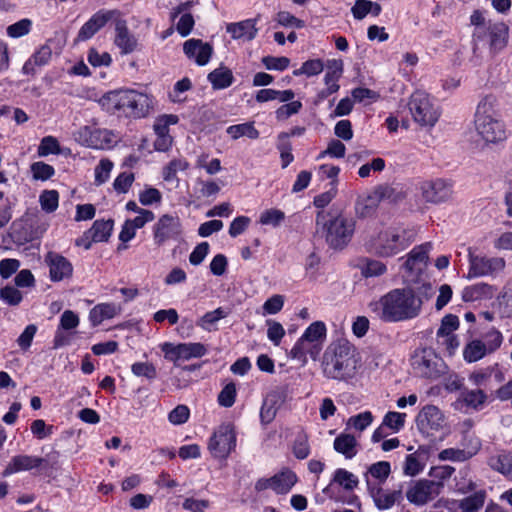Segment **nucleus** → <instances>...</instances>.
Wrapping results in <instances>:
<instances>
[{
  "label": "nucleus",
  "instance_id": "25",
  "mask_svg": "<svg viewBox=\"0 0 512 512\" xmlns=\"http://www.w3.org/2000/svg\"><path fill=\"white\" fill-rule=\"evenodd\" d=\"M480 448V440L471 438V447L468 449L446 448L438 454V458L441 461L465 462L476 455Z\"/></svg>",
  "mask_w": 512,
  "mask_h": 512
},
{
  "label": "nucleus",
  "instance_id": "31",
  "mask_svg": "<svg viewBox=\"0 0 512 512\" xmlns=\"http://www.w3.org/2000/svg\"><path fill=\"white\" fill-rule=\"evenodd\" d=\"M486 498V490L480 489L461 500L454 501L453 504L456 505L461 512H478L484 506Z\"/></svg>",
  "mask_w": 512,
  "mask_h": 512
},
{
  "label": "nucleus",
  "instance_id": "15",
  "mask_svg": "<svg viewBox=\"0 0 512 512\" xmlns=\"http://www.w3.org/2000/svg\"><path fill=\"white\" fill-rule=\"evenodd\" d=\"M410 484L406 491V497L410 503L415 505H424L433 500L440 494V489L443 487L441 482L427 479H420L416 482L411 481Z\"/></svg>",
  "mask_w": 512,
  "mask_h": 512
},
{
  "label": "nucleus",
  "instance_id": "4",
  "mask_svg": "<svg viewBox=\"0 0 512 512\" xmlns=\"http://www.w3.org/2000/svg\"><path fill=\"white\" fill-rule=\"evenodd\" d=\"M498 99L489 94L477 105L474 124L478 135L486 143H499L507 138V130L498 108Z\"/></svg>",
  "mask_w": 512,
  "mask_h": 512
},
{
  "label": "nucleus",
  "instance_id": "53",
  "mask_svg": "<svg viewBox=\"0 0 512 512\" xmlns=\"http://www.w3.org/2000/svg\"><path fill=\"white\" fill-rule=\"evenodd\" d=\"M228 316V312L222 307H218L213 311L205 313L197 322V325L204 330H210L209 326L215 324L220 319Z\"/></svg>",
  "mask_w": 512,
  "mask_h": 512
},
{
  "label": "nucleus",
  "instance_id": "28",
  "mask_svg": "<svg viewBox=\"0 0 512 512\" xmlns=\"http://www.w3.org/2000/svg\"><path fill=\"white\" fill-rule=\"evenodd\" d=\"M256 19H247L227 25V32L233 39L251 41L257 35Z\"/></svg>",
  "mask_w": 512,
  "mask_h": 512
},
{
  "label": "nucleus",
  "instance_id": "45",
  "mask_svg": "<svg viewBox=\"0 0 512 512\" xmlns=\"http://www.w3.org/2000/svg\"><path fill=\"white\" fill-rule=\"evenodd\" d=\"M285 220V213L277 208H270L264 210L260 214L259 223L262 225L279 227Z\"/></svg>",
  "mask_w": 512,
  "mask_h": 512
},
{
  "label": "nucleus",
  "instance_id": "35",
  "mask_svg": "<svg viewBox=\"0 0 512 512\" xmlns=\"http://www.w3.org/2000/svg\"><path fill=\"white\" fill-rule=\"evenodd\" d=\"M117 314V308L113 303H101L94 306L89 312V320L92 326L100 325L105 319H111Z\"/></svg>",
  "mask_w": 512,
  "mask_h": 512
},
{
  "label": "nucleus",
  "instance_id": "33",
  "mask_svg": "<svg viewBox=\"0 0 512 512\" xmlns=\"http://www.w3.org/2000/svg\"><path fill=\"white\" fill-rule=\"evenodd\" d=\"M273 491L276 494H287L297 482L296 474L291 470H283L271 477Z\"/></svg>",
  "mask_w": 512,
  "mask_h": 512
},
{
  "label": "nucleus",
  "instance_id": "19",
  "mask_svg": "<svg viewBox=\"0 0 512 512\" xmlns=\"http://www.w3.org/2000/svg\"><path fill=\"white\" fill-rule=\"evenodd\" d=\"M45 263L49 267V277L52 282L68 279L73 274L72 263L59 253L48 252L45 256Z\"/></svg>",
  "mask_w": 512,
  "mask_h": 512
},
{
  "label": "nucleus",
  "instance_id": "36",
  "mask_svg": "<svg viewBox=\"0 0 512 512\" xmlns=\"http://www.w3.org/2000/svg\"><path fill=\"white\" fill-rule=\"evenodd\" d=\"M113 225L114 221L112 219L94 221L92 227L88 229L89 233L92 235V240H94L95 243L107 242L111 236Z\"/></svg>",
  "mask_w": 512,
  "mask_h": 512
},
{
  "label": "nucleus",
  "instance_id": "41",
  "mask_svg": "<svg viewBox=\"0 0 512 512\" xmlns=\"http://www.w3.org/2000/svg\"><path fill=\"white\" fill-rule=\"evenodd\" d=\"M379 204V201L371 192L367 196L359 198L356 201L355 210L359 217L366 218L376 211Z\"/></svg>",
  "mask_w": 512,
  "mask_h": 512
},
{
  "label": "nucleus",
  "instance_id": "61",
  "mask_svg": "<svg viewBox=\"0 0 512 512\" xmlns=\"http://www.w3.org/2000/svg\"><path fill=\"white\" fill-rule=\"evenodd\" d=\"M405 413L389 411L383 419V425L389 427L394 432H399L405 425Z\"/></svg>",
  "mask_w": 512,
  "mask_h": 512
},
{
  "label": "nucleus",
  "instance_id": "23",
  "mask_svg": "<svg viewBox=\"0 0 512 512\" xmlns=\"http://www.w3.org/2000/svg\"><path fill=\"white\" fill-rule=\"evenodd\" d=\"M46 463V460L42 457L20 454L13 456L3 470L2 475L4 477L18 473L21 471H30L32 469H38Z\"/></svg>",
  "mask_w": 512,
  "mask_h": 512
},
{
  "label": "nucleus",
  "instance_id": "64",
  "mask_svg": "<svg viewBox=\"0 0 512 512\" xmlns=\"http://www.w3.org/2000/svg\"><path fill=\"white\" fill-rule=\"evenodd\" d=\"M503 336L500 331L491 329L484 335V345L486 350L490 353L495 352L502 344Z\"/></svg>",
  "mask_w": 512,
  "mask_h": 512
},
{
  "label": "nucleus",
  "instance_id": "7",
  "mask_svg": "<svg viewBox=\"0 0 512 512\" xmlns=\"http://www.w3.org/2000/svg\"><path fill=\"white\" fill-rule=\"evenodd\" d=\"M414 373L422 378L436 380L448 372L445 361L430 347L418 348L411 356Z\"/></svg>",
  "mask_w": 512,
  "mask_h": 512
},
{
  "label": "nucleus",
  "instance_id": "16",
  "mask_svg": "<svg viewBox=\"0 0 512 512\" xmlns=\"http://www.w3.org/2000/svg\"><path fill=\"white\" fill-rule=\"evenodd\" d=\"M420 190L423 199L427 203L440 204L448 201L452 197L453 184L451 181L437 178L422 182Z\"/></svg>",
  "mask_w": 512,
  "mask_h": 512
},
{
  "label": "nucleus",
  "instance_id": "6",
  "mask_svg": "<svg viewBox=\"0 0 512 512\" xmlns=\"http://www.w3.org/2000/svg\"><path fill=\"white\" fill-rule=\"evenodd\" d=\"M326 337L327 328L323 321L311 323L292 347L290 357L303 363L307 362L308 355L311 359L316 360L320 355Z\"/></svg>",
  "mask_w": 512,
  "mask_h": 512
},
{
  "label": "nucleus",
  "instance_id": "12",
  "mask_svg": "<svg viewBox=\"0 0 512 512\" xmlns=\"http://www.w3.org/2000/svg\"><path fill=\"white\" fill-rule=\"evenodd\" d=\"M236 448V432L230 423L221 424L211 435L208 449L216 459L225 460Z\"/></svg>",
  "mask_w": 512,
  "mask_h": 512
},
{
  "label": "nucleus",
  "instance_id": "22",
  "mask_svg": "<svg viewBox=\"0 0 512 512\" xmlns=\"http://www.w3.org/2000/svg\"><path fill=\"white\" fill-rule=\"evenodd\" d=\"M503 380L504 374L498 364L475 370L469 376V381L472 384L484 388H492L494 384H499Z\"/></svg>",
  "mask_w": 512,
  "mask_h": 512
},
{
  "label": "nucleus",
  "instance_id": "27",
  "mask_svg": "<svg viewBox=\"0 0 512 512\" xmlns=\"http://www.w3.org/2000/svg\"><path fill=\"white\" fill-rule=\"evenodd\" d=\"M496 287L485 282H479L470 286H466L462 291V299L464 302H474L479 300H488L493 298Z\"/></svg>",
  "mask_w": 512,
  "mask_h": 512
},
{
  "label": "nucleus",
  "instance_id": "2",
  "mask_svg": "<svg viewBox=\"0 0 512 512\" xmlns=\"http://www.w3.org/2000/svg\"><path fill=\"white\" fill-rule=\"evenodd\" d=\"M98 103L110 114L120 112L134 119L147 117L153 109L152 96L134 89L110 90L100 97Z\"/></svg>",
  "mask_w": 512,
  "mask_h": 512
},
{
  "label": "nucleus",
  "instance_id": "59",
  "mask_svg": "<svg viewBox=\"0 0 512 512\" xmlns=\"http://www.w3.org/2000/svg\"><path fill=\"white\" fill-rule=\"evenodd\" d=\"M236 385L233 382L226 384L218 395V403L220 406L230 408L236 400Z\"/></svg>",
  "mask_w": 512,
  "mask_h": 512
},
{
  "label": "nucleus",
  "instance_id": "13",
  "mask_svg": "<svg viewBox=\"0 0 512 512\" xmlns=\"http://www.w3.org/2000/svg\"><path fill=\"white\" fill-rule=\"evenodd\" d=\"M152 235L157 247H162L169 241H181L183 227L180 218L170 214L160 216L152 227Z\"/></svg>",
  "mask_w": 512,
  "mask_h": 512
},
{
  "label": "nucleus",
  "instance_id": "14",
  "mask_svg": "<svg viewBox=\"0 0 512 512\" xmlns=\"http://www.w3.org/2000/svg\"><path fill=\"white\" fill-rule=\"evenodd\" d=\"M166 360L177 365L179 360H190L192 358H201L208 352L206 346L200 342H189L174 344L165 342L161 346Z\"/></svg>",
  "mask_w": 512,
  "mask_h": 512
},
{
  "label": "nucleus",
  "instance_id": "37",
  "mask_svg": "<svg viewBox=\"0 0 512 512\" xmlns=\"http://www.w3.org/2000/svg\"><path fill=\"white\" fill-rule=\"evenodd\" d=\"M108 134L107 130L93 129L89 126H84L77 132V140L87 146L98 148L97 140L103 135L104 137Z\"/></svg>",
  "mask_w": 512,
  "mask_h": 512
},
{
  "label": "nucleus",
  "instance_id": "48",
  "mask_svg": "<svg viewBox=\"0 0 512 512\" xmlns=\"http://www.w3.org/2000/svg\"><path fill=\"white\" fill-rule=\"evenodd\" d=\"M131 372L136 377H143L148 381L157 378V369L151 362H135L131 365Z\"/></svg>",
  "mask_w": 512,
  "mask_h": 512
},
{
  "label": "nucleus",
  "instance_id": "51",
  "mask_svg": "<svg viewBox=\"0 0 512 512\" xmlns=\"http://www.w3.org/2000/svg\"><path fill=\"white\" fill-rule=\"evenodd\" d=\"M0 299L9 306H17L23 300L22 293L12 285H6L0 289Z\"/></svg>",
  "mask_w": 512,
  "mask_h": 512
},
{
  "label": "nucleus",
  "instance_id": "26",
  "mask_svg": "<svg viewBox=\"0 0 512 512\" xmlns=\"http://www.w3.org/2000/svg\"><path fill=\"white\" fill-rule=\"evenodd\" d=\"M52 57V49L48 44L39 47L31 57L24 63L22 73L25 75H35L36 67L47 65Z\"/></svg>",
  "mask_w": 512,
  "mask_h": 512
},
{
  "label": "nucleus",
  "instance_id": "47",
  "mask_svg": "<svg viewBox=\"0 0 512 512\" xmlns=\"http://www.w3.org/2000/svg\"><path fill=\"white\" fill-rule=\"evenodd\" d=\"M324 63L321 59H310L302 63L299 69L293 71L294 76L306 75L312 77L320 74L324 69Z\"/></svg>",
  "mask_w": 512,
  "mask_h": 512
},
{
  "label": "nucleus",
  "instance_id": "42",
  "mask_svg": "<svg viewBox=\"0 0 512 512\" xmlns=\"http://www.w3.org/2000/svg\"><path fill=\"white\" fill-rule=\"evenodd\" d=\"M333 482L343 487L346 491H352L358 486L359 479L352 472L344 468H338L334 472Z\"/></svg>",
  "mask_w": 512,
  "mask_h": 512
},
{
  "label": "nucleus",
  "instance_id": "11",
  "mask_svg": "<svg viewBox=\"0 0 512 512\" xmlns=\"http://www.w3.org/2000/svg\"><path fill=\"white\" fill-rule=\"evenodd\" d=\"M408 108L414 121L421 126L433 127L440 116L428 94L422 91H416L410 96Z\"/></svg>",
  "mask_w": 512,
  "mask_h": 512
},
{
  "label": "nucleus",
  "instance_id": "32",
  "mask_svg": "<svg viewBox=\"0 0 512 512\" xmlns=\"http://www.w3.org/2000/svg\"><path fill=\"white\" fill-rule=\"evenodd\" d=\"M207 80L214 90H222L233 84L234 76L228 67L220 65L208 74Z\"/></svg>",
  "mask_w": 512,
  "mask_h": 512
},
{
  "label": "nucleus",
  "instance_id": "46",
  "mask_svg": "<svg viewBox=\"0 0 512 512\" xmlns=\"http://www.w3.org/2000/svg\"><path fill=\"white\" fill-rule=\"evenodd\" d=\"M188 167L189 164L186 160L173 159L163 168V179L167 182L178 180L177 173L186 170Z\"/></svg>",
  "mask_w": 512,
  "mask_h": 512
},
{
  "label": "nucleus",
  "instance_id": "44",
  "mask_svg": "<svg viewBox=\"0 0 512 512\" xmlns=\"http://www.w3.org/2000/svg\"><path fill=\"white\" fill-rule=\"evenodd\" d=\"M490 466L495 471L500 472L506 477L512 478V455L511 454H500L490 459Z\"/></svg>",
  "mask_w": 512,
  "mask_h": 512
},
{
  "label": "nucleus",
  "instance_id": "43",
  "mask_svg": "<svg viewBox=\"0 0 512 512\" xmlns=\"http://www.w3.org/2000/svg\"><path fill=\"white\" fill-rule=\"evenodd\" d=\"M12 241L17 245H24L32 241V231L22 222H13L9 233Z\"/></svg>",
  "mask_w": 512,
  "mask_h": 512
},
{
  "label": "nucleus",
  "instance_id": "10",
  "mask_svg": "<svg viewBox=\"0 0 512 512\" xmlns=\"http://www.w3.org/2000/svg\"><path fill=\"white\" fill-rule=\"evenodd\" d=\"M468 262L466 278L469 280L485 276L496 277L506 266L504 258L475 254L471 248L468 250Z\"/></svg>",
  "mask_w": 512,
  "mask_h": 512
},
{
  "label": "nucleus",
  "instance_id": "40",
  "mask_svg": "<svg viewBox=\"0 0 512 512\" xmlns=\"http://www.w3.org/2000/svg\"><path fill=\"white\" fill-rule=\"evenodd\" d=\"M359 268L361 270V274L365 278L381 276L387 270V267L383 262L371 258L361 259Z\"/></svg>",
  "mask_w": 512,
  "mask_h": 512
},
{
  "label": "nucleus",
  "instance_id": "54",
  "mask_svg": "<svg viewBox=\"0 0 512 512\" xmlns=\"http://www.w3.org/2000/svg\"><path fill=\"white\" fill-rule=\"evenodd\" d=\"M32 28V21L28 18H23L11 25L6 29V33L11 38H20L27 35Z\"/></svg>",
  "mask_w": 512,
  "mask_h": 512
},
{
  "label": "nucleus",
  "instance_id": "5",
  "mask_svg": "<svg viewBox=\"0 0 512 512\" xmlns=\"http://www.w3.org/2000/svg\"><path fill=\"white\" fill-rule=\"evenodd\" d=\"M316 225L321 227L326 243L334 250H341L351 241L355 231V221L341 214L319 211L316 214Z\"/></svg>",
  "mask_w": 512,
  "mask_h": 512
},
{
  "label": "nucleus",
  "instance_id": "17",
  "mask_svg": "<svg viewBox=\"0 0 512 512\" xmlns=\"http://www.w3.org/2000/svg\"><path fill=\"white\" fill-rule=\"evenodd\" d=\"M115 30L114 44L120 49L121 54L127 55L135 51L137 39L130 32L127 21L123 18L120 11L117 10V16L112 19Z\"/></svg>",
  "mask_w": 512,
  "mask_h": 512
},
{
  "label": "nucleus",
  "instance_id": "62",
  "mask_svg": "<svg viewBox=\"0 0 512 512\" xmlns=\"http://www.w3.org/2000/svg\"><path fill=\"white\" fill-rule=\"evenodd\" d=\"M368 472L373 478L379 480L380 483H383L391 472V465L387 461H379L372 464L369 467Z\"/></svg>",
  "mask_w": 512,
  "mask_h": 512
},
{
  "label": "nucleus",
  "instance_id": "55",
  "mask_svg": "<svg viewBox=\"0 0 512 512\" xmlns=\"http://www.w3.org/2000/svg\"><path fill=\"white\" fill-rule=\"evenodd\" d=\"M459 327V319L454 314H447L441 320V325L437 330V339H441V336H447L453 334Z\"/></svg>",
  "mask_w": 512,
  "mask_h": 512
},
{
  "label": "nucleus",
  "instance_id": "52",
  "mask_svg": "<svg viewBox=\"0 0 512 512\" xmlns=\"http://www.w3.org/2000/svg\"><path fill=\"white\" fill-rule=\"evenodd\" d=\"M425 466V462H422L413 452L406 456L403 472L405 475L413 477L420 474L424 470Z\"/></svg>",
  "mask_w": 512,
  "mask_h": 512
},
{
  "label": "nucleus",
  "instance_id": "60",
  "mask_svg": "<svg viewBox=\"0 0 512 512\" xmlns=\"http://www.w3.org/2000/svg\"><path fill=\"white\" fill-rule=\"evenodd\" d=\"M470 24L474 26L472 37L480 38L484 35V28L488 26V21L484 16V11L474 10L470 16Z\"/></svg>",
  "mask_w": 512,
  "mask_h": 512
},
{
  "label": "nucleus",
  "instance_id": "20",
  "mask_svg": "<svg viewBox=\"0 0 512 512\" xmlns=\"http://www.w3.org/2000/svg\"><path fill=\"white\" fill-rule=\"evenodd\" d=\"M115 15L117 16V10H100L93 14L80 28L77 41H86L92 38L109 21H112Z\"/></svg>",
  "mask_w": 512,
  "mask_h": 512
},
{
  "label": "nucleus",
  "instance_id": "1",
  "mask_svg": "<svg viewBox=\"0 0 512 512\" xmlns=\"http://www.w3.org/2000/svg\"><path fill=\"white\" fill-rule=\"evenodd\" d=\"M356 348L346 339L332 341L322 357L323 375L332 380L348 382L358 367Z\"/></svg>",
  "mask_w": 512,
  "mask_h": 512
},
{
  "label": "nucleus",
  "instance_id": "63",
  "mask_svg": "<svg viewBox=\"0 0 512 512\" xmlns=\"http://www.w3.org/2000/svg\"><path fill=\"white\" fill-rule=\"evenodd\" d=\"M262 64L267 70L284 71L289 67L290 59L285 56H265L262 58Z\"/></svg>",
  "mask_w": 512,
  "mask_h": 512
},
{
  "label": "nucleus",
  "instance_id": "58",
  "mask_svg": "<svg viewBox=\"0 0 512 512\" xmlns=\"http://www.w3.org/2000/svg\"><path fill=\"white\" fill-rule=\"evenodd\" d=\"M498 302L504 313L509 317L512 316V278L503 286L498 296Z\"/></svg>",
  "mask_w": 512,
  "mask_h": 512
},
{
  "label": "nucleus",
  "instance_id": "30",
  "mask_svg": "<svg viewBox=\"0 0 512 512\" xmlns=\"http://www.w3.org/2000/svg\"><path fill=\"white\" fill-rule=\"evenodd\" d=\"M431 243L427 242L418 246H415L406 257L403 263V268L408 272H413L416 269V265H426L428 260V253L431 250Z\"/></svg>",
  "mask_w": 512,
  "mask_h": 512
},
{
  "label": "nucleus",
  "instance_id": "49",
  "mask_svg": "<svg viewBox=\"0 0 512 512\" xmlns=\"http://www.w3.org/2000/svg\"><path fill=\"white\" fill-rule=\"evenodd\" d=\"M41 208L46 213H52L58 208L59 193L56 190H44L39 196Z\"/></svg>",
  "mask_w": 512,
  "mask_h": 512
},
{
  "label": "nucleus",
  "instance_id": "38",
  "mask_svg": "<svg viewBox=\"0 0 512 512\" xmlns=\"http://www.w3.org/2000/svg\"><path fill=\"white\" fill-rule=\"evenodd\" d=\"M226 133L234 140L243 136H246L249 139H257L260 135L253 122L231 125L227 127Z\"/></svg>",
  "mask_w": 512,
  "mask_h": 512
},
{
  "label": "nucleus",
  "instance_id": "8",
  "mask_svg": "<svg viewBox=\"0 0 512 512\" xmlns=\"http://www.w3.org/2000/svg\"><path fill=\"white\" fill-rule=\"evenodd\" d=\"M415 238L411 230L383 231L370 244V251L379 257H392L405 250Z\"/></svg>",
  "mask_w": 512,
  "mask_h": 512
},
{
  "label": "nucleus",
  "instance_id": "29",
  "mask_svg": "<svg viewBox=\"0 0 512 512\" xmlns=\"http://www.w3.org/2000/svg\"><path fill=\"white\" fill-rule=\"evenodd\" d=\"M487 401V394L482 389H463L456 401V405L467 407L474 410H480Z\"/></svg>",
  "mask_w": 512,
  "mask_h": 512
},
{
  "label": "nucleus",
  "instance_id": "34",
  "mask_svg": "<svg viewBox=\"0 0 512 512\" xmlns=\"http://www.w3.org/2000/svg\"><path fill=\"white\" fill-rule=\"evenodd\" d=\"M334 450L345 456L346 459H352L357 454V440L351 434L341 433L333 443Z\"/></svg>",
  "mask_w": 512,
  "mask_h": 512
},
{
  "label": "nucleus",
  "instance_id": "21",
  "mask_svg": "<svg viewBox=\"0 0 512 512\" xmlns=\"http://www.w3.org/2000/svg\"><path fill=\"white\" fill-rule=\"evenodd\" d=\"M443 421L444 415L437 406L426 405L416 417V426L421 433L428 434L430 430H439Z\"/></svg>",
  "mask_w": 512,
  "mask_h": 512
},
{
  "label": "nucleus",
  "instance_id": "24",
  "mask_svg": "<svg viewBox=\"0 0 512 512\" xmlns=\"http://www.w3.org/2000/svg\"><path fill=\"white\" fill-rule=\"evenodd\" d=\"M368 489L370 496L373 498L375 506L379 510H387L391 508L396 502L402 499L403 484H400L398 489H395L389 493H385L381 487H372L369 482Z\"/></svg>",
  "mask_w": 512,
  "mask_h": 512
},
{
  "label": "nucleus",
  "instance_id": "39",
  "mask_svg": "<svg viewBox=\"0 0 512 512\" xmlns=\"http://www.w3.org/2000/svg\"><path fill=\"white\" fill-rule=\"evenodd\" d=\"M487 354L489 352L486 350L483 341L478 339L467 343L463 350V358L468 363L477 362Z\"/></svg>",
  "mask_w": 512,
  "mask_h": 512
},
{
  "label": "nucleus",
  "instance_id": "18",
  "mask_svg": "<svg viewBox=\"0 0 512 512\" xmlns=\"http://www.w3.org/2000/svg\"><path fill=\"white\" fill-rule=\"evenodd\" d=\"M183 52L189 60H193L198 66H205L209 63L214 49L208 42L191 38L183 43Z\"/></svg>",
  "mask_w": 512,
  "mask_h": 512
},
{
  "label": "nucleus",
  "instance_id": "57",
  "mask_svg": "<svg viewBox=\"0 0 512 512\" xmlns=\"http://www.w3.org/2000/svg\"><path fill=\"white\" fill-rule=\"evenodd\" d=\"M287 392V387H276L267 394L264 401L269 404L270 407H275L279 410L287 400Z\"/></svg>",
  "mask_w": 512,
  "mask_h": 512
},
{
  "label": "nucleus",
  "instance_id": "56",
  "mask_svg": "<svg viewBox=\"0 0 512 512\" xmlns=\"http://www.w3.org/2000/svg\"><path fill=\"white\" fill-rule=\"evenodd\" d=\"M37 153L40 157H46L50 154H59L60 145L58 140L53 136H45L41 139Z\"/></svg>",
  "mask_w": 512,
  "mask_h": 512
},
{
  "label": "nucleus",
  "instance_id": "50",
  "mask_svg": "<svg viewBox=\"0 0 512 512\" xmlns=\"http://www.w3.org/2000/svg\"><path fill=\"white\" fill-rule=\"evenodd\" d=\"M31 173L35 180L46 181L55 174V169L52 165L42 161L34 162L30 166Z\"/></svg>",
  "mask_w": 512,
  "mask_h": 512
},
{
  "label": "nucleus",
  "instance_id": "3",
  "mask_svg": "<svg viewBox=\"0 0 512 512\" xmlns=\"http://www.w3.org/2000/svg\"><path fill=\"white\" fill-rule=\"evenodd\" d=\"M380 318L385 322H400L420 314L422 300L410 288L393 289L377 303Z\"/></svg>",
  "mask_w": 512,
  "mask_h": 512
},
{
  "label": "nucleus",
  "instance_id": "9",
  "mask_svg": "<svg viewBox=\"0 0 512 512\" xmlns=\"http://www.w3.org/2000/svg\"><path fill=\"white\" fill-rule=\"evenodd\" d=\"M509 28L504 22L488 21V26L484 28V35L480 38L472 37V50L474 53L480 48V45H488L491 54H497L502 51L508 43Z\"/></svg>",
  "mask_w": 512,
  "mask_h": 512
}]
</instances>
